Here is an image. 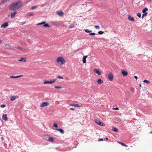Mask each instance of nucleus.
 Returning a JSON list of instances; mask_svg holds the SVG:
<instances>
[{"instance_id":"25","label":"nucleus","mask_w":152,"mask_h":152,"mask_svg":"<svg viewBox=\"0 0 152 152\" xmlns=\"http://www.w3.org/2000/svg\"><path fill=\"white\" fill-rule=\"evenodd\" d=\"M118 142L122 146H126V147H127L128 146L126 145H125V144H124V143L121 142H119V141H118Z\"/></svg>"},{"instance_id":"17","label":"nucleus","mask_w":152,"mask_h":152,"mask_svg":"<svg viewBox=\"0 0 152 152\" xmlns=\"http://www.w3.org/2000/svg\"><path fill=\"white\" fill-rule=\"evenodd\" d=\"M23 76V75H21L17 76H11L10 77V78H16L20 77H22Z\"/></svg>"},{"instance_id":"26","label":"nucleus","mask_w":152,"mask_h":152,"mask_svg":"<svg viewBox=\"0 0 152 152\" xmlns=\"http://www.w3.org/2000/svg\"><path fill=\"white\" fill-rule=\"evenodd\" d=\"M27 15L28 16H33L34 15V14L33 13L28 12L27 14Z\"/></svg>"},{"instance_id":"45","label":"nucleus","mask_w":152,"mask_h":152,"mask_svg":"<svg viewBox=\"0 0 152 152\" xmlns=\"http://www.w3.org/2000/svg\"><path fill=\"white\" fill-rule=\"evenodd\" d=\"M69 105L70 106H73L75 107V104H69Z\"/></svg>"},{"instance_id":"33","label":"nucleus","mask_w":152,"mask_h":152,"mask_svg":"<svg viewBox=\"0 0 152 152\" xmlns=\"http://www.w3.org/2000/svg\"><path fill=\"white\" fill-rule=\"evenodd\" d=\"M104 32L102 31H99L98 32V33L99 34H102L104 33Z\"/></svg>"},{"instance_id":"32","label":"nucleus","mask_w":152,"mask_h":152,"mask_svg":"<svg viewBox=\"0 0 152 152\" xmlns=\"http://www.w3.org/2000/svg\"><path fill=\"white\" fill-rule=\"evenodd\" d=\"M54 88H57L58 89H60L61 88V86H55Z\"/></svg>"},{"instance_id":"38","label":"nucleus","mask_w":152,"mask_h":152,"mask_svg":"<svg viewBox=\"0 0 152 152\" xmlns=\"http://www.w3.org/2000/svg\"><path fill=\"white\" fill-rule=\"evenodd\" d=\"M57 78L59 79H64L63 77H61L60 76H57Z\"/></svg>"},{"instance_id":"24","label":"nucleus","mask_w":152,"mask_h":152,"mask_svg":"<svg viewBox=\"0 0 152 152\" xmlns=\"http://www.w3.org/2000/svg\"><path fill=\"white\" fill-rule=\"evenodd\" d=\"M75 26L74 24L73 23L71 24L69 26V28H72Z\"/></svg>"},{"instance_id":"36","label":"nucleus","mask_w":152,"mask_h":152,"mask_svg":"<svg viewBox=\"0 0 152 152\" xmlns=\"http://www.w3.org/2000/svg\"><path fill=\"white\" fill-rule=\"evenodd\" d=\"M94 27L96 29H99L100 28L98 26H95Z\"/></svg>"},{"instance_id":"37","label":"nucleus","mask_w":152,"mask_h":152,"mask_svg":"<svg viewBox=\"0 0 152 152\" xmlns=\"http://www.w3.org/2000/svg\"><path fill=\"white\" fill-rule=\"evenodd\" d=\"M37 6H33L31 7V9L33 10V9H35L37 8Z\"/></svg>"},{"instance_id":"27","label":"nucleus","mask_w":152,"mask_h":152,"mask_svg":"<svg viewBox=\"0 0 152 152\" xmlns=\"http://www.w3.org/2000/svg\"><path fill=\"white\" fill-rule=\"evenodd\" d=\"M82 105L81 104H75V107H82Z\"/></svg>"},{"instance_id":"39","label":"nucleus","mask_w":152,"mask_h":152,"mask_svg":"<svg viewBox=\"0 0 152 152\" xmlns=\"http://www.w3.org/2000/svg\"><path fill=\"white\" fill-rule=\"evenodd\" d=\"M147 14V12L145 13L144 14H143L142 15V19L143 18V17L144 16H146Z\"/></svg>"},{"instance_id":"15","label":"nucleus","mask_w":152,"mask_h":152,"mask_svg":"<svg viewBox=\"0 0 152 152\" xmlns=\"http://www.w3.org/2000/svg\"><path fill=\"white\" fill-rule=\"evenodd\" d=\"M94 72L97 74L98 75H100L101 74V72L98 69H94Z\"/></svg>"},{"instance_id":"18","label":"nucleus","mask_w":152,"mask_h":152,"mask_svg":"<svg viewBox=\"0 0 152 152\" xmlns=\"http://www.w3.org/2000/svg\"><path fill=\"white\" fill-rule=\"evenodd\" d=\"M64 14L63 12L62 11H58L57 14L60 16H62Z\"/></svg>"},{"instance_id":"51","label":"nucleus","mask_w":152,"mask_h":152,"mask_svg":"<svg viewBox=\"0 0 152 152\" xmlns=\"http://www.w3.org/2000/svg\"><path fill=\"white\" fill-rule=\"evenodd\" d=\"M139 86H140V87H141V84H140Z\"/></svg>"},{"instance_id":"23","label":"nucleus","mask_w":152,"mask_h":152,"mask_svg":"<svg viewBox=\"0 0 152 152\" xmlns=\"http://www.w3.org/2000/svg\"><path fill=\"white\" fill-rule=\"evenodd\" d=\"M19 61H23L24 62H26V59L25 58H22L20 59L19 60Z\"/></svg>"},{"instance_id":"13","label":"nucleus","mask_w":152,"mask_h":152,"mask_svg":"<svg viewBox=\"0 0 152 152\" xmlns=\"http://www.w3.org/2000/svg\"><path fill=\"white\" fill-rule=\"evenodd\" d=\"M7 115V114L3 115L2 117V119L6 121H7L8 120V118Z\"/></svg>"},{"instance_id":"9","label":"nucleus","mask_w":152,"mask_h":152,"mask_svg":"<svg viewBox=\"0 0 152 152\" xmlns=\"http://www.w3.org/2000/svg\"><path fill=\"white\" fill-rule=\"evenodd\" d=\"M108 79L110 81H112L113 80V74L111 73H110L108 75Z\"/></svg>"},{"instance_id":"52","label":"nucleus","mask_w":152,"mask_h":152,"mask_svg":"<svg viewBox=\"0 0 152 152\" xmlns=\"http://www.w3.org/2000/svg\"><path fill=\"white\" fill-rule=\"evenodd\" d=\"M1 9V8H0V9Z\"/></svg>"},{"instance_id":"2","label":"nucleus","mask_w":152,"mask_h":152,"mask_svg":"<svg viewBox=\"0 0 152 152\" xmlns=\"http://www.w3.org/2000/svg\"><path fill=\"white\" fill-rule=\"evenodd\" d=\"M57 64L59 65H62L64 64L66 61L62 56H60L58 57L56 60Z\"/></svg>"},{"instance_id":"3","label":"nucleus","mask_w":152,"mask_h":152,"mask_svg":"<svg viewBox=\"0 0 152 152\" xmlns=\"http://www.w3.org/2000/svg\"><path fill=\"white\" fill-rule=\"evenodd\" d=\"M46 138V139H47L50 142H53L54 141V139L52 137H50L49 135H45L44 136Z\"/></svg>"},{"instance_id":"6","label":"nucleus","mask_w":152,"mask_h":152,"mask_svg":"<svg viewBox=\"0 0 152 152\" xmlns=\"http://www.w3.org/2000/svg\"><path fill=\"white\" fill-rule=\"evenodd\" d=\"M17 14L16 11H15L14 12H11L10 14L8 15V16H10L12 19L14 18L15 17V15Z\"/></svg>"},{"instance_id":"10","label":"nucleus","mask_w":152,"mask_h":152,"mask_svg":"<svg viewBox=\"0 0 152 152\" xmlns=\"http://www.w3.org/2000/svg\"><path fill=\"white\" fill-rule=\"evenodd\" d=\"M128 19L129 20L131 21V22H134V19L133 17H132L131 15H128Z\"/></svg>"},{"instance_id":"7","label":"nucleus","mask_w":152,"mask_h":152,"mask_svg":"<svg viewBox=\"0 0 152 152\" xmlns=\"http://www.w3.org/2000/svg\"><path fill=\"white\" fill-rule=\"evenodd\" d=\"M95 122L98 125L102 126H104L105 125L104 123L100 121L99 120L96 119L95 120Z\"/></svg>"},{"instance_id":"14","label":"nucleus","mask_w":152,"mask_h":152,"mask_svg":"<svg viewBox=\"0 0 152 152\" xmlns=\"http://www.w3.org/2000/svg\"><path fill=\"white\" fill-rule=\"evenodd\" d=\"M54 129L59 131L62 134H63L64 133V131L61 129Z\"/></svg>"},{"instance_id":"31","label":"nucleus","mask_w":152,"mask_h":152,"mask_svg":"<svg viewBox=\"0 0 152 152\" xmlns=\"http://www.w3.org/2000/svg\"><path fill=\"white\" fill-rule=\"evenodd\" d=\"M85 31L87 33H90L91 31L89 30L88 29L85 30Z\"/></svg>"},{"instance_id":"41","label":"nucleus","mask_w":152,"mask_h":152,"mask_svg":"<svg viewBox=\"0 0 152 152\" xmlns=\"http://www.w3.org/2000/svg\"><path fill=\"white\" fill-rule=\"evenodd\" d=\"M95 34H96L94 33H91L89 34V35H94Z\"/></svg>"},{"instance_id":"43","label":"nucleus","mask_w":152,"mask_h":152,"mask_svg":"<svg viewBox=\"0 0 152 152\" xmlns=\"http://www.w3.org/2000/svg\"><path fill=\"white\" fill-rule=\"evenodd\" d=\"M113 109L114 110H118L119 109V108L118 107H116L114 108H113Z\"/></svg>"},{"instance_id":"4","label":"nucleus","mask_w":152,"mask_h":152,"mask_svg":"<svg viewBox=\"0 0 152 152\" xmlns=\"http://www.w3.org/2000/svg\"><path fill=\"white\" fill-rule=\"evenodd\" d=\"M56 80V79H53L51 80L50 81H47L46 80L44 82V84H52L54 83Z\"/></svg>"},{"instance_id":"29","label":"nucleus","mask_w":152,"mask_h":152,"mask_svg":"<svg viewBox=\"0 0 152 152\" xmlns=\"http://www.w3.org/2000/svg\"><path fill=\"white\" fill-rule=\"evenodd\" d=\"M148 10V9L147 8H145L142 11V12L143 13H146L145 12L147 11Z\"/></svg>"},{"instance_id":"34","label":"nucleus","mask_w":152,"mask_h":152,"mask_svg":"<svg viewBox=\"0 0 152 152\" xmlns=\"http://www.w3.org/2000/svg\"><path fill=\"white\" fill-rule=\"evenodd\" d=\"M53 126L54 127L57 128L58 127V126L57 125V124H54L53 125Z\"/></svg>"},{"instance_id":"30","label":"nucleus","mask_w":152,"mask_h":152,"mask_svg":"<svg viewBox=\"0 0 152 152\" xmlns=\"http://www.w3.org/2000/svg\"><path fill=\"white\" fill-rule=\"evenodd\" d=\"M143 82L145 83H146L147 84H149L150 83V82L149 81L147 80H144L143 81Z\"/></svg>"},{"instance_id":"5","label":"nucleus","mask_w":152,"mask_h":152,"mask_svg":"<svg viewBox=\"0 0 152 152\" xmlns=\"http://www.w3.org/2000/svg\"><path fill=\"white\" fill-rule=\"evenodd\" d=\"M43 25V26L45 27H50V26L48 25V24H46L45 23V22H42L38 23L37 25Z\"/></svg>"},{"instance_id":"50","label":"nucleus","mask_w":152,"mask_h":152,"mask_svg":"<svg viewBox=\"0 0 152 152\" xmlns=\"http://www.w3.org/2000/svg\"><path fill=\"white\" fill-rule=\"evenodd\" d=\"M105 139L106 140H108V138H105Z\"/></svg>"},{"instance_id":"47","label":"nucleus","mask_w":152,"mask_h":152,"mask_svg":"<svg viewBox=\"0 0 152 152\" xmlns=\"http://www.w3.org/2000/svg\"><path fill=\"white\" fill-rule=\"evenodd\" d=\"M103 140V139H99V141H102Z\"/></svg>"},{"instance_id":"8","label":"nucleus","mask_w":152,"mask_h":152,"mask_svg":"<svg viewBox=\"0 0 152 152\" xmlns=\"http://www.w3.org/2000/svg\"><path fill=\"white\" fill-rule=\"evenodd\" d=\"M49 105V103L47 102H42L40 105V107H43L48 106Z\"/></svg>"},{"instance_id":"19","label":"nucleus","mask_w":152,"mask_h":152,"mask_svg":"<svg viewBox=\"0 0 152 152\" xmlns=\"http://www.w3.org/2000/svg\"><path fill=\"white\" fill-rule=\"evenodd\" d=\"M4 47L5 49H10L11 48V46L9 44H7L5 45Z\"/></svg>"},{"instance_id":"1","label":"nucleus","mask_w":152,"mask_h":152,"mask_svg":"<svg viewBox=\"0 0 152 152\" xmlns=\"http://www.w3.org/2000/svg\"><path fill=\"white\" fill-rule=\"evenodd\" d=\"M22 4L20 1H19L13 3L9 6L10 10H18L22 7Z\"/></svg>"},{"instance_id":"48","label":"nucleus","mask_w":152,"mask_h":152,"mask_svg":"<svg viewBox=\"0 0 152 152\" xmlns=\"http://www.w3.org/2000/svg\"><path fill=\"white\" fill-rule=\"evenodd\" d=\"M1 139L2 140H4V139L3 137H2L1 138Z\"/></svg>"},{"instance_id":"21","label":"nucleus","mask_w":152,"mask_h":152,"mask_svg":"<svg viewBox=\"0 0 152 152\" xmlns=\"http://www.w3.org/2000/svg\"><path fill=\"white\" fill-rule=\"evenodd\" d=\"M87 56H83V63H85L86 62V59L87 57Z\"/></svg>"},{"instance_id":"42","label":"nucleus","mask_w":152,"mask_h":152,"mask_svg":"<svg viewBox=\"0 0 152 152\" xmlns=\"http://www.w3.org/2000/svg\"><path fill=\"white\" fill-rule=\"evenodd\" d=\"M17 48L18 49H19V50H22V48L20 47H19V46L17 47Z\"/></svg>"},{"instance_id":"22","label":"nucleus","mask_w":152,"mask_h":152,"mask_svg":"<svg viewBox=\"0 0 152 152\" xmlns=\"http://www.w3.org/2000/svg\"><path fill=\"white\" fill-rule=\"evenodd\" d=\"M10 0H1V2L0 3V4H3L9 1Z\"/></svg>"},{"instance_id":"40","label":"nucleus","mask_w":152,"mask_h":152,"mask_svg":"<svg viewBox=\"0 0 152 152\" xmlns=\"http://www.w3.org/2000/svg\"><path fill=\"white\" fill-rule=\"evenodd\" d=\"M0 107L3 108L6 107V105L4 104H1L0 105Z\"/></svg>"},{"instance_id":"11","label":"nucleus","mask_w":152,"mask_h":152,"mask_svg":"<svg viewBox=\"0 0 152 152\" xmlns=\"http://www.w3.org/2000/svg\"><path fill=\"white\" fill-rule=\"evenodd\" d=\"M19 97L18 96H11L10 100L11 101H14L16 99L18 98Z\"/></svg>"},{"instance_id":"35","label":"nucleus","mask_w":152,"mask_h":152,"mask_svg":"<svg viewBox=\"0 0 152 152\" xmlns=\"http://www.w3.org/2000/svg\"><path fill=\"white\" fill-rule=\"evenodd\" d=\"M137 15L139 18H140L141 17V14L140 13H138L137 14Z\"/></svg>"},{"instance_id":"49","label":"nucleus","mask_w":152,"mask_h":152,"mask_svg":"<svg viewBox=\"0 0 152 152\" xmlns=\"http://www.w3.org/2000/svg\"><path fill=\"white\" fill-rule=\"evenodd\" d=\"M1 42H2V40H0V44L1 43Z\"/></svg>"},{"instance_id":"28","label":"nucleus","mask_w":152,"mask_h":152,"mask_svg":"<svg viewBox=\"0 0 152 152\" xmlns=\"http://www.w3.org/2000/svg\"><path fill=\"white\" fill-rule=\"evenodd\" d=\"M112 130L113 131H115V132H118V129L115 128H113L112 129Z\"/></svg>"},{"instance_id":"16","label":"nucleus","mask_w":152,"mask_h":152,"mask_svg":"<svg viewBox=\"0 0 152 152\" xmlns=\"http://www.w3.org/2000/svg\"><path fill=\"white\" fill-rule=\"evenodd\" d=\"M121 73L124 76H125L128 75V73L124 70H123L121 71Z\"/></svg>"},{"instance_id":"44","label":"nucleus","mask_w":152,"mask_h":152,"mask_svg":"<svg viewBox=\"0 0 152 152\" xmlns=\"http://www.w3.org/2000/svg\"><path fill=\"white\" fill-rule=\"evenodd\" d=\"M70 110H75V108H70Z\"/></svg>"},{"instance_id":"20","label":"nucleus","mask_w":152,"mask_h":152,"mask_svg":"<svg viewBox=\"0 0 152 152\" xmlns=\"http://www.w3.org/2000/svg\"><path fill=\"white\" fill-rule=\"evenodd\" d=\"M97 82L98 83L99 85L103 83V81L100 78H99Z\"/></svg>"},{"instance_id":"46","label":"nucleus","mask_w":152,"mask_h":152,"mask_svg":"<svg viewBox=\"0 0 152 152\" xmlns=\"http://www.w3.org/2000/svg\"><path fill=\"white\" fill-rule=\"evenodd\" d=\"M134 78L136 79V80H137V79H138V77L137 76H134Z\"/></svg>"},{"instance_id":"12","label":"nucleus","mask_w":152,"mask_h":152,"mask_svg":"<svg viewBox=\"0 0 152 152\" xmlns=\"http://www.w3.org/2000/svg\"><path fill=\"white\" fill-rule=\"evenodd\" d=\"M8 23L6 22L2 24L1 28H5L7 27L8 26Z\"/></svg>"}]
</instances>
